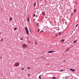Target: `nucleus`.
<instances>
[{
	"label": "nucleus",
	"instance_id": "1",
	"mask_svg": "<svg viewBox=\"0 0 79 79\" xmlns=\"http://www.w3.org/2000/svg\"><path fill=\"white\" fill-rule=\"evenodd\" d=\"M25 29L27 34V35H29V31H28V29H27V27H25Z\"/></svg>",
	"mask_w": 79,
	"mask_h": 79
},
{
	"label": "nucleus",
	"instance_id": "31",
	"mask_svg": "<svg viewBox=\"0 0 79 79\" xmlns=\"http://www.w3.org/2000/svg\"><path fill=\"white\" fill-rule=\"evenodd\" d=\"M35 44L36 45H37V43H35Z\"/></svg>",
	"mask_w": 79,
	"mask_h": 79
},
{
	"label": "nucleus",
	"instance_id": "9",
	"mask_svg": "<svg viewBox=\"0 0 79 79\" xmlns=\"http://www.w3.org/2000/svg\"><path fill=\"white\" fill-rule=\"evenodd\" d=\"M35 5H36V2H35L34 3V6H35Z\"/></svg>",
	"mask_w": 79,
	"mask_h": 79
},
{
	"label": "nucleus",
	"instance_id": "14",
	"mask_svg": "<svg viewBox=\"0 0 79 79\" xmlns=\"http://www.w3.org/2000/svg\"><path fill=\"white\" fill-rule=\"evenodd\" d=\"M69 48H68V49H67V50L66 51V52H68V51H69Z\"/></svg>",
	"mask_w": 79,
	"mask_h": 79
},
{
	"label": "nucleus",
	"instance_id": "32",
	"mask_svg": "<svg viewBox=\"0 0 79 79\" xmlns=\"http://www.w3.org/2000/svg\"><path fill=\"white\" fill-rule=\"evenodd\" d=\"M30 76V74H28V76Z\"/></svg>",
	"mask_w": 79,
	"mask_h": 79
},
{
	"label": "nucleus",
	"instance_id": "30",
	"mask_svg": "<svg viewBox=\"0 0 79 79\" xmlns=\"http://www.w3.org/2000/svg\"><path fill=\"white\" fill-rule=\"evenodd\" d=\"M56 37L57 36V34H56Z\"/></svg>",
	"mask_w": 79,
	"mask_h": 79
},
{
	"label": "nucleus",
	"instance_id": "21",
	"mask_svg": "<svg viewBox=\"0 0 79 79\" xmlns=\"http://www.w3.org/2000/svg\"><path fill=\"white\" fill-rule=\"evenodd\" d=\"M76 42H77V41L75 40L74 42L73 43H75Z\"/></svg>",
	"mask_w": 79,
	"mask_h": 79
},
{
	"label": "nucleus",
	"instance_id": "5",
	"mask_svg": "<svg viewBox=\"0 0 79 79\" xmlns=\"http://www.w3.org/2000/svg\"><path fill=\"white\" fill-rule=\"evenodd\" d=\"M19 63H18V62L16 63L15 64V66H18V65H19Z\"/></svg>",
	"mask_w": 79,
	"mask_h": 79
},
{
	"label": "nucleus",
	"instance_id": "7",
	"mask_svg": "<svg viewBox=\"0 0 79 79\" xmlns=\"http://www.w3.org/2000/svg\"><path fill=\"white\" fill-rule=\"evenodd\" d=\"M12 19H13L12 17H11V18H10V21H11V20H12Z\"/></svg>",
	"mask_w": 79,
	"mask_h": 79
},
{
	"label": "nucleus",
	"instance_id": "4",
	"mask_svg": "<svg viewBox=\"0 0 79 79\" xmlns=\"http://www.w3.org/2000/svg\"><path fill=\"white\" fill-rule=\"evenodd\" d=\"M70 71H73V72H74L75 71V69H70Z\"/></svg>",
	"mask_w": 79,
	"mask_h": 79
},
{
	"label": "nucleus",
	"instance_id": "24",
	"mask_svg": "<svg viewBox=\"0 0 79 79\" xmlns=\"http://www.w3.org/2000/svg\"><path fill=\"white\" fill-rule=\"evenodd\" d=\"M20 40H23V38H20Z\"/></svg>",
	"mask_w": 79,
	"mask_h": 79
},
{
	"label": "nucleus",
	"instance_id": "6",
	"mask_svg": "<svg viewBox=\"0 0 79 79\" xmlns=\"http://www.w3.org/2000/svg\"><path fill=\"white\" fill-rule=\"evenodd\" d=\"M64 40H61V42H64Z\"/></svg>",
	"mask_w": 79,
	"mask_h": 79
},
{
	"label": "nucleus",
	"instance_id": "10",
	"mask_svg": "<svg viewBox=\"0 0 79 79\" xmlns=\"http://www.w3.org/2000/svg\"><path fill=\"white\" fill-rule=\"evenodd\" d=\"M27 21H29V16L28 17Z\"/></svg>",
	"mask_w": 79,
	"mask_h": 79
},
{
	"label": "nucleus",
	"instance_id": "2",
	"mask_svg": "<svg viewBox=\"0 0 79 79\" xmlns=\"http://www.w3.org/2000/svg\"><path fill=\"white\" fill-rule=\"evenodd\" d=\"M23 47H24V48H26L27 47V45L25 44H23Z\"/></svg>",
	"mask_w": 79,
	"mask_h": 79
},
{
	"label": "nucleus",
	"instance_id": "11",
	"mask_svg": "<svg viewBox=\"0 0 79 79\" xmlns=\"http://www.w3.org/2000/svg\"><path fill=\"white\" fill-rule=\"evenodd\" d=\"M56 77H53L52 78V79H56Z\"/></svg>",
	"mask_w": 79,
	"mask_h": 79
},
{
	"label": "nucleus",
	"instance_id": "25",
	"mask_svg": "<svg viewBox=\"0 0 79 79\" xmlns=\"http://www.w3.org/2000/svg\"><path fill=\"white\" fill-rule=\"evenodd\" d=\"M44 32V31L42 30V31H41L40 32Z\"/></svg>",
	"mask_w": 79,
	"mask_h": 79
},
{
	"label": "nucleus",
	"instance_id": "15",
	"mask_svg": "<svg viewBox=\"0 0 79 79\" xmlns=\"http://www.w3.org/2000/svg\"><path fill=\"white\" fill-rule=\"evenodd\" d=\"M39 78L40 79H41V76H39Z\"/></svg>",
	"mask_w": 79,
	"mask_h": 79
},
{
	"label": "nucleus",
	"instance_id": "13",
	"mask_svg": "<svg viewBox=\"0 0 79 79\" xmlns=\"http://www.w3.org/2000/svg\"><path fill=\"white\" fill-rule=\"evenodd\" d=\"M76 11V9H75L74 10V13H75Z\"/></svg>",
	"mask_w": 79,
	"mask_h": 79
},
{
	"label": "nucleus",
	"instance_id": "22",
	"mask_svg": "<svg viewBox=\"0 0 79 79\" xmlns=\"http://www.w3.org/2000/svg\"><path fill=\"white\" fill-rule=\"evenodd\" d=\"M21 69L22 70H24V68L22 67L21 68Z\"/></svg>",
	"mask_w": 79,
	"mask_h": 79
},
{
	"label": "nucleus",
	"instance_id": "18",
	"mask_svg": "<svg viewBox=\"0 0 79 79\" xmlns=\"http://www.w3.org/2000/svg\"><path fill=\"white\" fill-rule=\"evenodd\" d=\"M16 29H17V28H15L14 30L15 31V30H16Z\"/></svg>",
	"mask_w": 79,
	"mask_h": 79
},
{
	"label": "nucleus",
	"instance_id": "35",
	"mask_svg": "<svg viewBox=\"0 0 79 79\" xmlns=\"http://www.w3.org/2000/svg\"><path fill=\"white\" fill-rule=\"evenodd\" d=\"M1 10H2V9H1Z\"/></svg>",
	"mask_w": 79,
	"mask_h": 79
},
{
	"label": "nucleus",
	"instance_id": "28",
	"mask_svg": "<svg viewBox=\"0 0 79 79\" xmlns=\"http://www.w3.org/2000/svg\"><path fill=\"white\" fill-rule=\"evenodd\" d=\"M29 30H30V32H31V29H29Z\"/></svg>",
	"mask_w": 79,
	"mask_h": 79
},
{
	"label": "nucleus",
	"instance_id": "26",
	"mask_svg": "<svg viewBox=\"0 0 79 79\" xmlns=\"http://www.w3.org/2000/svg\"><path fill=\"white\" fill-rule=\"evenodd\" d=\"M28 69H30V67H28Z\"/></svg>",
	"mask_w": 79,
	"mask_h": 79
},
{
	"label": "nucleus",
	"instance_id": "16",
	"mask_svg": "<svg viewBox=\"0 0 79 79\" xmlns=\"http://www.w3.org/2000/svg\"><path fill=\"white\" fill-rule=\"evenodd\" d=\"M3 39L2 38L1 40V42H2V41H3Z\"/></svg>",
	"mask_w": 79,
	"mask_h": 79
},
{
	"label": "nucleus",
	"instance_id": "8",
	"mask_svg": "<svg viewBox=\"0 0 79 79\" xmlns=\"http://www.w3.org/2000/svg\"><path fill=\"white\" fill-rule=\"evenodd\" d=\"M68 77H69V76H66L65 77V79H68Z\"/></svg>",
	"mask_w": 79,
	"mask_h": 79
},
{
	"label": "nucleus",
	"instance_id": "17",
	"mask_svg": "<svg viewBox=\"0 0 79 79\" xmlns=\"http://www.w3.org/2000/svg\"><path fill=\"white\" fill-rule=\"evenodd\" d=\"M36 24H37V26H39V23H37Z\"/></svg>",
	"mask_w": 79,
	"mask_h": 79
},
{
	"label": "nucleus",
	"instance_id": "19",
	"mask_svg": "<svg viewBox=\"0 0 79 79\" xmlns=\"http://www.w3.org/2000/svg\"><path fill=\"white\" fill-rule=\"evenodd\" d=\"M60 72H62V71H63V69L61 70L60 71Z\"/></svg>",
	"mask_w": 79,
	"mask_h": 79
},
{
	"label": "nucleus",
	"instance_id": "23",
	"mask_svg": "<svg viewBox=\"0 0 79 79\" xmlns=\"http://www.w3.org/2000/svg\"><path fill=\"white\" fill-rule=\"evenodd\" d=\"M60 34H61V32H59V35H60Z\"/></svg>",
	"mask_w": 79,
	"mask_h": 79
},
{
	"label": "nucleus",
	"instance_id": "29",
	"mask_svg": "<svg viewBox=\"0 0 79 79\" xmlns=\"http://www.w3.org/2000/svg\"><path fill=\"white\" fill-rule=\"evenodd\" d=\"M39 31H40V30H38V32H39Z\"/></svg>",
	"mask_w": 79,
	"mask_h": 79
},
{
	"label": "nucleus",
	"instance_id": "12",
	"mask_svg": "<svg viewBox=\"0 0 79 79\" xmlns=\"http://www.w3.org/2000/svg\"><path fill=\"white\" fill-rule=\"evenodd\" d=\"M42 14L43 15H45V12H42Z\"/></svg>",
	"mask_w": 79,
	"mask_h": 79
},
{
	"label": "nucleus",
	"instance_id": "34",
	"mask_svg": "<svg viewBox=\"0 0 79 79\" xmlns=\"http://www.w3.org/2000/svg\"><path fill=\"white\" fill-rule=\"evenodd\" d=\"M64 61H65V60H64Z\"/></svg>",
	"mask_w": 79,
	"mask_h": 79
},
{
	"label": "nucleus",
	"instance_id": "3",
	"mask_svg": "<svg viewBox=\"0 0 79 79\" xmlns=\"http://www.w3.org/2000/svg\"><path fill=\"white\" fill-rule=\"evenodd\" d=\"M53 52H54V51H49L48 52V53H53Z\"/></svg>",
	"mask_w": 79,
	"mask_h": 79
},
{
	"label": "nucleus",
	"instance_id": "33",
	"mask_svg": "<svg viewBox=\"0 0 79 79\" xmlns=\"http://www.w3.org/2000/svg\"><path fill=\"white\" fill-rule=\"evenodd\" d=\"M28 43H30L29 42H28Z\"/></svg>",
	"mask_w": 79,
	"mask_h": 79
},
{
	"label": "nucleus",
	"instance_id": "20",
	"mask_svg": "<svg viewBox=\"0 0 79 79\" xmlns=\"http://www.w3.org/2000/svg\"><path fill=\"white\" fill-rule=\"evenodd\" d=\"M77 26H78V24H77L76 26V27H77Z\"/></svg>",
	"mask_w": 79,
	"mask_h": 79
},
{
	"label": "nucleus",
	"instance_id": "27",
	"mask_svg": "<svg viewBox=\"0 0 79 79\" xmlns=\"http://www.w3.org/2000/svg\"><path fill=\"white\" fill-rule=\"evenodd\" d=\"M33 16H34H34H35V14H34V15H33Z\"/></svg>",
	"mask_w": 79,
	"mask_h": 79
}]
</instances>
